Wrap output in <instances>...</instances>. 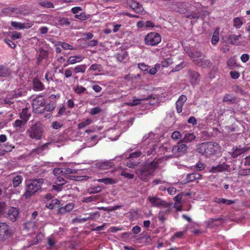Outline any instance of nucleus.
Returning a JSON list of instances; mask_svg holds the SVG:
<instances>
[{
    "instance_id": "obj_47",
    "label": "nucleus",
    "mask_w": 250,
    "mask_h": 250,
    "mask_svg": "<svg viewBox=\"0 0 250 250\" xmlns=\"http://www.w3.org/2000/svg\"><path fill=\"white\" fill-rule=\"evenodd\" d=\"M98 197L97 196H91L84 197L83 198V202L84 203H90L93 201H96L98 200Z\"/></svg>"
},
{
    "instance_id": "obj_54",
    "label": "nucleus",
    "mask_w": 250,
    "mask_h": 250,
    "mask_svg": "<svg viewBox=\"0 0 250 250\" xmlns=\"http://www.w3.org/2000/svg\"><path fill=\"white\" fill-rule=\"evenodd\" d=\"M102 190V188L100 186L91 188L88 189V192L90 194H95L100 192Z\"/></svg>"
},
{
    "instance_id": "obj_62",
    "label": "nucleus",
    "mask_w": 250,
    "mask_h": 250,
    "mask_svg": "<svg viewBox=\"0 0 250 250\" xmlns=\"http://www.w3.org/2000/svg\"><path fill=\"white\" fill-rule=\"evenodd\" d=\"M194 167L197 170L201 171L205 168V165L203 163L199 162L195 165Z\"/></svg>"
},
{
    "instance_id": "obj_13",
    "label": "nucleus",
    "mask_w": 250,
    "mask_h": 250,
    "mask_svg": "<svg viewBox=\"0 0 250 250\" xmlns=\"http://www.w3.org/2000/svg\"><path fill=\"white\" fill-rule=\"evenodd\" d=\"M127 5L132 9L135 12L140 13L144 11V8L141 4L134 0H128Z\"/></svg>"
},
{
    "instance_id": "obj_33",
    "label": "nucleus",
    "mask_w": 250,
    "mask_h": 250,
    "mask_svg": "<svg viewBox=\"0 0 250 250\" xmlns=\"http://www.w3.org/2000/svg\"><path fill=\"white\" fill-rule=\"evenodd\" d=\"M7 35L12 40H16L21 38V34L17 31H12L7 33Z\"/></svg>"
},
{
    "instance_id": "obj_34",
    "label": "nucleus",
    "mask_w": 250,
    "mask_h": 250,
    "mask_svg": "<svg viewBox=\"0 0 250 250\" xmlns=\"http://www.w3.org/2000/svg\"><path fill=\"white\" fill-rule=\"evenodd\" d=\"M86 68V66L85 64H81L77 65L74 68V71L75 73H83L85 72Z\"/></svg>"
},
{
    "instance_id": "obj_5",
    "label": "nucleus",
    "mask_w": 250,
    "mask_h": 250,
    "mask_svg": "<svg viewBox=\"0 0 250 250\" xmlns=\"http://www.w3.org/2000/svg\"><path fill=\"white\" fill-rule=\"evenodd\" d=\"M161 41V35L155 32H151L148 34L145 38V43L147 45L155 46Z\"/></svg>"
},
{
    "instance_id": "obj_23",
    "label": "nucleus",
    "mask_w": 250,
    "mask_h": 250,
    "mask_svg": "<svg viewBox=\"0 0 250 250\" xmlns=\"http://www.w3.org/2000/svg\"><path fill=\"white\" fill-rule=\"evenodd\" d=\"M202 175L196 173H191L187 174L186 177L187 182L189 183L194 181L195 180H198L202 178Z\"/></svg>"
},
{
    "instance_id": "obj_36",
    "label": "nucleus",
    "mask_w": 250,
    "mask_h": 250,
    "mask_svg": "<svg viewBox=\"0 0 250 250\" xmlns=\"http://www.w3.org/2000/svg\"><path fill=\"white\" fill-rule=\"evenodd\" d=\"M241 37V35H230L229 37V40L231 43L233 44H237L238 41Z\"/></svg>"
},
{
    "instance_id": "obj_28",
    "label": "nucleus",
    "mask_w": 250,
    "mask_h": 250,
    "mask_svg": "<svg viewBox=\"0 0 250 250\" xmlns=\"http://www.w3.org/2000/svg\"><path fill=\"white\" fill-rule=\"evenodd\" d=\"M214 202L218 204L230 205L235 203V201L232 200H229L225 198H217L214 199Z\"/></svg>"
},
{
    "instance_id": "obj_14",
    "label": "nucleus",
    "mask_w": 250,
    "mask_h": 250,
    "mask_svg": "<svg viewBox=\"0 0 250 250\" xmlns=\"http://www.w3.org/2000/svg\"><path fill=\"white\" fill-rule=\"evenodd\" d=\"M187 100V98L184 95H182L179 97L176 102V108L177 113H180L182 112L183 106Z\"/></svg>"
},
{
    "instance_id": "obj_39",
    "label": "nucleus",
    "mask_w": 250,
    "mask_h": 250,
    "mask_svg": "<svg viewBox=\"0 0 250 250\" xmlns=\"http://www.w3.org/2000/svg\"><path fill=\"white\" fill-rule=\"evenodd\" d=\"M200 61L201 62L200 66L204 68H209L212 65V63L209 60L205 59L200 60Z\"/></svg>"
},
{
    "instance_id": "obj_25",
    "label": "nucleus",
    "mask_w": 250,
    "mask_h": 250,
    "mask_svg": "<svg viewBox=\"0 0 250 250\" xmlns=\"http://www.w3.org/2000/svg\"><path fill=\"white\" fill-rule=\"evenodd\" d=\"M19 115L21 120L27 122L31 116V114L27 108H24L22 109L21 112L20 113Z\"/></svg>"
},
{
    "instance_id": "obj_1",
    "label": "nucleus",
    "mask_w": 250,
    "mask_h": 250,
    "mask_svg": "<svg viewBox=\"0 0 250 250\" xmlns=\"http://www.w3.org/2000/svg\"><path fill=\"white\" fill-rule=\"evenodd\" d=\"M159 164V161L155 159L152 161H146L140 168L136 170L135 173L141 180L146 182L153 175Z\"/></svg>"
},
{
    "instance_id": "obj_41",
    "label": "nucleus",
    "mask_w": 250,
    "mask_h": 250,
    "mask_svg": "<svg viewBox=\"0 0 250 250\" xmlns=\"http://www.w3.org/2000/svg\"><path fill=\"white\" fill-rule=\"evenodd\" d=\"M77 173V170L70 168H62V173L64 176L70 174H76Z\"/></svg>"
},
{
    "instance_id": "obj_61",
    "label": "nucleus",
    "mask_w": 250,
    "mask_h": 250,
    "mask_svg": "<svg viewBox=\"0 0 250 250\" xmlns=\"http://www.w3.org/2000/svg\"><path fill=\"white\" fill-rule=\"evenodd\" d=\"M75 17L82 21H85L88 19L89 16L86 15L84 13H82L80 15H76Z\"/></svg>"
},
{
    "instance_id": "obj_46",
    "label": "nucleus",
    "mask_w": 250,
    "mask_h": 250,
    "mask_svg": "<svg viewBox=\"0 0 250 250\" xmlns=\"http://www.w3.org/2000/svg\"><path fill=\"white\" fill-rule=\"evenodd\" d=\"M243 24V22L240 18L237 17L233 20V26L238 29L241 27Z\"/></svg>"
},
{
    "instance_id": "obj_51",
    "label": "nucleus",
    "mask_w": 250,
    "mask_h": 250,
    "mask_svg": "<svg viewBox=\"0 0 250 250\" xmlns=\"http://www.w3.org/2000/svg\"><path fill=\"white\" fill-rule=\"evenodd\" d=\"M58 44L60 45L65 50H74V48L72 45L66 42H58Z\"/></svg>"
},
{
    "instance_id": "obj_32",
    "label": "nucleus",
    "mask_w": 250,
    "mask_h": 250,
    "mask_svg": "<svg viewBox=\"0 0 250 250\" xmlns=\"http://www.w3.org/2000/svg\"><path fill=\"white\" fill-rule=\"evenodd\" d=\"M247 149L246 148H239L237 147L234 150V151L232 152V156L233 158H236L239 155H241V154L243 153L245 151H246Z\"/></svg>"
},
{
    "instance_id": "obj_10",
    "label": "nucleus",
    "mask_w": 250,
    "mask_h": 250,
    "mask_svg": "<svg viewBox=\"0 0 250 250\" xmlns=\"http://www.w3.org/2000/svg\"><path fill=\"white\" fill-rule=\"evenodd\" d=\"M113 160L96 161L94 163L95 167L101 170L108 169L114 167V163L112 162Z\"/></svg>"
},
{
    "instance_id": "obj_7",
    "label": "nucleus",
    "mask_w": 250,
    "mask_h": 250,
    "mask_svg": "<svg viewBox=\"0 0 250 250\" xmlns=\"http://www.w3.org/2000/svg\"><path fill=\"white\" fill-rule=\"evenodd\" d=\"M86 216L83 218L76 217L72 220L73 223H82L86 222L88 220L96 221L97 220L100 215L98 211L84 214Z\"/></svg>"
},
{
    "instance_id": "obj_4",
    "label": "nucleus",
    "mask_w": 250,
    "mask_h": 250,
    "mask_svg": "<svg viewBox=\"0 0 250 250\" xmlns=\"http://www.w3.org/2000/svg\"><path fill=\"white\" fill-rule=\"evenodd\" d=\"M188 149V146L180 140L176 145L173 146L172 152L174 157H178L185 154Z\"/></svg>"
},
{
    "instance_id": "obj_48",
    "label": "nucleus",
    "mask_w": 250,
    "mask_h": 250,
    "mask_svg": "<svg viewBox=\"0 0 250 250\" xmlns=\"http://www.w3.org/2000/svg\"><path fill=\"white\" fill-rule=\"evenodd\" d=\"M74 91L78 94H81L86 91V88L82 85H78L74 88Z\"/></svg>"
},
{
    "instance_id": "obj_55",
    "label": "nucleus",
    "mask_w": 250,
    "mask_h": 250,
    "mask_svg": "<svg viewBox=\"0 0 250 250\" xmlns=\"http://www.w3.org/2000/svg\"><path fill=\"white\" fill-rule=\"evenodd\" d=\"M120 175L128 179H132L134 177V175L133 174L129 173L125 170L122 171Z\"/></svg>"
},
{
    "instance_id": "obj_29",
    "label": "nucleus",
    "mask_w": 250,
    "mask_h": 250,
    "mask_svg": "<svg viewBox=\"0 0 250 250\" xmlns=\"http://www.w3.org/2000/svg\"><path fill=\"white\" fill-rule=\"evenodd\" d=\"M221 219L219 218H210L207 221V226L208 228H213L219 225Z\"/></svg>"
},
{
    "instance_id": "obj_27",
    "label": "nucleus",
    "mask_w": 250,
    "mask_h": 250,
    "mask_svg": "<svg viewBox=\"0 0 250 250\" xmlns=\"http://www.w3.org/2000/svg\"><path fill=\"white\" fill-rule=\"evenodd\" d=\"M140 163L139 159L134 160L132 158H128L126 162V166L129 168H134Z\"/></svg>"
},
{
    "instance_id": "obj_11",
    "label": "nucleus",
    "mask_w": 250,
    "mask_h": 250,
    "mask_svg": "<svg viewBox=\"0 0 250 250\" xmlns=\"http://www.w3.org/2000/svg\"><path fill=\"white\" fill-rule=\"evenodd\" d=\"M12 230L5 223H0V238L4 240L10 236Z\"/></svg>"
},
{
    "instance_id": "obj_22",
    "label": "nucleus",
    "mask_w": 250,
    "mask_h": 250,
    "mask_svg": "<svg viewBox=\"0 0 250 250\" xmlns=\"http://www.w3.org/2000/svg\"><path fill=\"white\" fill-rule=\"evenodd\" d=\"M196 138V136L193 133L187 132L185 134L184 137L180 141L185 143H190L194 141Z\"/></svg>"
},
{
    "instance_id": "obj_24",
    "label": "nucleus",
    "mask_w": 250,
    "mask_h": 250,
    "mask_svg": "<svg viewBox=\"0 0 250 250\" xmlns=\"http://www.w3.org/2000/svg\"><path fill=\"white\" fill-rule=\"evenodd\" d=\"M84 58V57L82 55L70 56L68 58L67 62L68 64H73L81 62Z\"/></svg>"
},
{
    "instance_id": "obj_52",
    "label": "nucleus",
    "mask_w": 250,
    "mask_h": 250,
    "mask_svg": "<svg viewBox=\"0 0 250 250\" xmlns=\"http://www.w3.org/2000/svg\"><path fill=\"white\" fill-rule=\"evenodd\" d=\"M173 63L171 58H169L161 62V66L163 67H167Z\"/></svg>"
},
{
    "instance_id": "obj_20",
    "label": "nucleus",
    "mask_w": 250,
    "mask_h": 250,
    "mask_svg": "<svg viewBox=\"0 0 250 250\" xmlns=\"http://www.w3.org/2000/svg\"><path fill=\"white\" fill-rule=\"evenodd\" d=\"M74 204L72 203L66 205L64 207H60L58 210V213L60 214H64L67 212H70L74 208Z\"/></svg>"
},
{
    "instance_id": "obj_63",
    "label": "nucleus",
    "mask_w": 250,
    "mask_h": 250,
    "mask_svg": "<svg viewBox=\"0 0 250 250\" xmlns=\"http://www.w3.org/2000/svg\"><path fill=\"white\" fill-rule=\"evenodd\" d=\"M141 154L142 152L140 151H137L130 154L128 158H132L134 159V158L139 157L141 155Z\"/></svg>"
},
{
    "instance_id": "obj_21",
    "label": "nucleus",
    "mask_w": 250,
    "mask_h": 250,
    "mask_svg": "<svg viewBox=\"0 0 250 250\" xmlns=\"http://www.w3.org/2000/svg\"><path fill=\"white\" fill-rule=\"evenodd\" d=\"M51 144L50 143H46L43 145L39 146L36 148L33 149L32 150V153H36L38 154H43V152L46 149H48V146Z\"/></svg>"
},
{
    "instance_id": "obj_64",
    "label": "nucleus",
    "mask_w": 250,
    "mask_h": 250,
    "mask_svg": "<svg viewBox=\"0 0 250 250\" xmlns=\"http://www.w3.org/2000/svg\"><path fill=\"white\" fill-rule=\"evenodd\" d=\"M101 110H102L100 107H95L91 109L90 113L92 115H94L101 112Z\"/></svg>"
},
{
    "instance_id": "obj_26",
    "label": "nucleus",
    "mask_w": 250,
    "mask_h": 250,
    "mask_svg": "<svg viewBox=\"0 0 250 250\" xmlns=\"http://www.w3.org/2000/svg\"><path fill=\"white\" fill-rule=\"evenodd\" d=\"M236 97L227 93L224 95L223 98V102L228 103L229 104H233L236 103Z\"/></svg>"
},
{
    "instance_id": "obj_18",
    "label": "nucleus",
    "mask_w": 250,
    "mask_h": 250,
    "mask_svg": "<svg viewBox=\"0 0 250 250\" xmlns=\"http://www.w3.org/2000/svg\"><path fill=\"white\" fill-rule=\"evenodd\" d=\"M33 90L36 91H42L44 89L43 84L38 78H34L33 80Z\"/></svg>"
},
{
    "instance_id": "obj_44",
    "label": "nucleus",
    "mask_w": 250,
    "mask_h": 250,
    "mask_svg": "<svg viewBox=\"0 0 250 250\" xmlns=\"http://www.w3.org/2000/svg\"><path fill=\"white\" fill-rule=\"evenodd\" d=\"M41 55L38 58L37 61V63L39 65L42 62L43 59L47 57L48 53L46 51L42 50L40 53Z\"/></svg>"
},
{
    "instance_id": "obj_12",
    "label": "nucleus",
    "mask_w": 250,
    "mask_h": 250,
    "mask_svg": "<svg viewBox=\"0 0 250 250\" xmlns=\"http://www.w3.org/2000/svg\"><path fill=\"white\" fill-rule=\"evenodd\" d=\"M12 76L11 69L8 67L0 65V80L4 81L6 79L11 78Z\"/></svg>"
},
{
    "instance_id": "obj_3",
    "label": "nucleus",
    "mask_w": 250,
    "mask_h": 250,
    "mask_svg": "<svg viewBox=\"0 0 250 250\" xmlns=\"http://www.w3.org/2000/svg\"><path fill=\"white\" fill-rule=\"evenodd\" d=\"M43 183L42 178L29 180L27 184L26 191L24 194L26 198H28L34 195L41 188Z\"/></svg>"
},
{
    "instance_id": "obj_58",
    "label": "nucleus",
    "mask_w": 250,
    "mask_h": 250,
    "mask_svg": "<svg viewBox=\"0 0 250 250\" xmlns=\"http://www.w3.org/2000/svg\"><path fill=\"white\" fill-rule=\"evenodd\" d=\"M182 134L178 131H174L172 133V135H171V138L173 140H177V139H181L182 138Z\"/></svg>"
},
{
    "instance_id": "obj_19",
    "label": "nucleus",
    "mask_w": 250,
    "mask_h": 250,
    "mask_svg": "<svg viewBox=\"0 0 250 250\" xmlns=\"http://www.w3.org/2000/svg\"><path fill=\"white\" fill-rule=\"evenodd\" d=\"M188 74L190 77V81L192 85H195L199 81L200 74L194 71L189 70Z\"/></svg>"
},
{
    "instance_id": "obj_30",
    "label": "nucleus",
    "mask_w": 250,
    "mask_h": 250,
    "mask_svg": "<svg viewBox=\"0 0 250 250\" xmlns=\"http://www.w3.org/2000/svg\"><path fill=\"white\" fill-rule=\"evenodd\" d=\"M206 13H207V12L205 11H199L196 13L192 12L191 14L187 15L186 17L192 20L198 19L200 17H201L202 15H205Z\"/></svg>"
},
{
    "instance_id": "obj_40",
    "label": "nucleus",
    "mask_w": 250,
    "mask_h": 250,
    "mask_svg": "<svg viewBox=\"0 0 250 250\" xmlns=\"http://www.w3.org/2000/svg\"><path fill=\"white\" fill-rule=\"evenodd\" d=\"M188 55L191 59H195L200 58L202 56V53L198 51H191L188 53Z\"/></svg>"
},
{
    "instance_id": "obj_42",
    "label": "nucleus",
    "mask_w": 250,
    "mask_h": 250,
    "mask_svg": "<svg viewBox=\"0 0 250 250\" xmlns=\"http://www.w3.org/2000/svg\"><path fill=\"white\" fill-rule=\"evenodd\" d=\"M58 22L60 25L63 26H68L70 24L69 20L67 18H60L58 21Z\"/></svg>"
},
{
    "instance_id": "obj_45",
    "label": "nucleus",
    "mask_w": 250,
    "mask_h": 250,
    "mask_svg": "<svg viewBox=\"0 0 250 250\" xmlns=\"http://www.w3.org/2000/svg\"><path fill=\"white\" fill-rule=\"evenodd\" d=\"M56 105L54 103H49L42 109V113L44 111H52L55 108Z\"/></svg>"
},
{
    "instance_id": "obj_50",
    "label": "nucleus",
    "mask_w": 250,
    "mask_h": 250,
    "mask_svg": "<svg viewBox=\"0 0 250 250\" xmlns=\"http://www.w3.org/2000/svg\"><path fill=\"white\" fill-rule=\"evenodd\" d=\"M91 123V120L90 119H86L85 121L80 123L78 125V129H80L85 127L86 126L89 125Z\"/></svg>"
},
{
    "instance_id": "obj_57",
    "label": "nucleus",
    "mask_w": 250,
    "mask_h": 250,
    "mask_svg": "<svg viewBox=\"0 0 250 250\" xmlns=\"http://www.w3.org/2000/svg\"><path fill=\"white\" fill-rule=\"evenodd\" d=\"M142 99H137L135 98H133L132 102H129L126 103V104L131 106H135L140 104V102Z\"/></svg>"
},
{
    "instance_id": "obj_53",
    "label": "nucleus",
    "mask_w": 250,
    "mask_h": 250,
    "mask_svg": "<svg viewBox=\"0 0 250 250\" xmlns=\"http://www.w3.org/2000/svg\"><path fill=\"white\" fill-rule=\"evenodd\" d=\"M182 196L180 194L176 196L174 198V200L177 202V203L175 204L174 205V208H177V210H180L181 209L179 208L180 206L179 205V203L181 202V200L182 199Z\"/></svg>"
},
{
    "instance_id": "obj_60",
    "label": "nucleus",
    "mask_w": 250,
    "mask_h": 250,
    "mask_svg": "<svg viewBox=\"0 0 250 250\" xmlns=\"http://www.w3.org/2000/svg\"><path fill=\"white\" fill-rule=\"evenodd\" d=\"M232 90L234 92L237 93H240L242 95L243 94V91L242 88L238 85H234L232 87Z\"/></svg>"
},
{
    "instance_id": "obj_38",
    "label": "nucleus",
    "mask_w": 250,
    "mask_h": 250,
    "mask_svg": "<svg viewBox=\"0 0 250 250\" xmlns=\"http://www.w3.org/2000/svg\"><path fill=\"white\" fill-rule=\"evenodd\" d=\"M22 177L20 175H17L14 177L13 179V186L14 187H18L22 183Z\"/></svg>"
},
{
    "instance_id": "obj_17",
    "label": "nucleus",
    "mask_w": 250,
    "mask_h": 250,
    "mask_svg": "<svg viewBox=\"0 0 250 250\" xmlns=\"http://www.w3.org/2000/svg\"><path fill=\"white\" fill-rule=\"evenodd\" d=\"M229 168V166L225 163L218 165L216 167H212L209 170L211 173L221 172L227 170Z\"/></svg>"
},
{
    "instance_id": "obj_56",
    "label": "nucleus",
    "mask_w": 250,
    "mask_h": 250,
    "mask_svg": "<svg viewBox=\"0 0 250 250\" xmlns=\"http://www.w3.org/2000/svg\"><path fill=\"white\" fill-rule=\"evenodd\" d=\"M40 4L41 6L46 7V8H54V4L50 1H42L40 3Z\"/></svg>"
},
{
    "instance_id": "obj_37",
    "label": "nucleus",
    "mask_w": 250,
    "mask_h": 250,
    "mask_svg": "<svg viewBox=\"0 0 250 250\" xmlns=\"http://www.w3.org/2000/svg\"><path fill=\"white\" fill-rule=\"evenodd\" d=\"M62 176L64 175L57 176L53 179L54 184H59L60 185H63L66 183V181Z\"/></svg>"
},
{
    "instance_id": "obj_2",
    "label": "nucleus",
    "mask_w": 250,
    "mask_h": 250,
    "mask_svg": "<svg viewBox=\"0 0 250 250\" xmlns=\"http://www.w3.org/2000/svg\"><path fill=\"white\" fill-rule=\"evenodd\" d=\"M218 144L211 142H205L198 145L196 151L205 157H209L215 154Z\"/></svg>"
},
{
    "instance_id": "obj_49",
    "label": "nucleus",
    "mask_w": 250,
    "mask_h": 250,
    "mask_svg": "<svg viewBox=\"0 0 250 250\" xmlns=\"http://www.w3.org/2000/svg\"><path fill=\"white\" fill-rule=\"evenodd\" d=\"M26 122L22 120H16L13 123V126L16 128H20L21 126L24 125Z\"/></svg>"
},
{
    "instance_id": "obj_8",
    "label": "nucleus",
    "mask_w": 250,
    "mask_h": 250,
    "mask_svg": "<svg viewBox=\"0 0 250 250\" xmlns=\"http://www.w3.org/2000/svg\"><path fill=\"white\" fill-rule=\"evenodd\" d=\"M28 132L32 139L38 140L42 137V129L40 126L35 125L29 128Z\"/></svg>"
},
{
    "instance_id": "obj_15",
    "label": "nucleus",
    "mask_w": 250,
    "mask_h": 250,
    "mask_svg": "<svg viewBox=\"0 0 250 250\" xmlns=\"http://www.w3.org/2000/svg\"><path fill=\"white\" fill-rule=\"evenodd\" d=\"M19 215V211L18 209L14 207H11L8 209L7 217L13 221L16 220Z\"/></svg>"
},
{
    "instance_id": "obj_16",
    "label": "nucleus",
    "mask_w": 250,
    "mask_h": 250,
    "mask_svg": "<svg viewBox=\"0 0 250 250\" xmlns=\"http://www.w3.org/2000/svg\"><path fill=\"white\" fill-rule=\"evenodd\" d=\"M11 25L12 27L17 29H29L33 25V24L30 23H21L17 21H12Z\"/></svg>"
},
{
    "instance_id": "obj_43",
    "label": "nucleus",
    "mask_w": 250,
    "mask_h": 250,
    "mask_svg": "<svg viewBox=\"0 0 250 250\" xmlns=\"http://www.w3.org/2000/svg\"><path fill=\"white\" fill-rule=\"evenodd\" d=\"M219 40V31L218 29H217L214 32L213 34L211 42L213 45H215L218 42Z\"/></svg>"
},
{
    "instance_id": "obj_9",
    "label": "nucleus",
    "mask_w": 250,
    "mask_h": 250,
    "mask_svg": "<svg viewBox=\"0 0 250 250\" xmlns=\"http://www.w3.org/2000/svg\"><path fill=\"white\" fill-rule=\"evenodd\" d=\"M147 200L153 207H158L161 206L167 208L169 205L165 201L161 200L157 196H149Z\"/></svg>"
},
{
    "instance_id": "obj_6",
    "label": "nucleus",
    "mask_w": 250,
    "mask_h": 250,
    "mask_svg": "<svg viewBox=\"0 0 250 250\" xmlns=\"http://www.w3.org/2000/svg\"><path fill=\"white\" fill-rule=\"evenodd\" d=\"M45 105V100L42 95H38L33 100L32 106L34 112L37 114L42 113L41 107H44Z\"/></svg>"
},
{
    "instance_id": "obj_35",
    "label": "nucleus",
    "mask_w": 250,
    "mask_h": 250,
    "mask_svg": "<svg viewBox=\"0 0 250 250\" xmlns=\"http://www.w3.org/2000/svg\"><path fill=\"white\" fill-rule=\"evenodd\" d=\"M60 204V201L58 199L56 198L53 199L50 203L46 205V207L50 209H53L55 205H59Z\"/></svg>"
},
{
    "instance_id": "obj_31",
    "label": "nucleus",
    "mask_w": 250,
    "mask_h": 250,
    "mask_svg": "<svg viewBox=\"0 0 250 250\" xmlns=\"http://www.w3.org/2000/svg\"><path fill=\"white\" fill-rule=\"evenodd\" d=\"M97 181L100 183H103L106 185H112L117 183V180L110 178H105L99 179Z\"/></svg>"
},
{
    "instance_id": "obj_59",
    "label": "nucleus",
    "mask_w": 250,
    "mask_h": 250,
    "mask_svg": "<svg viewBox=\"0 0 250 250\" xmlns=\"http://www.w3.org/2000/svg\"><path fill=\"white\" fill-rule=\"evenodd\" d=\"M138 67L143 71L148 72L149 68V66L146 64L145 63H138Z\"/></svg>"
}]
</instances>
